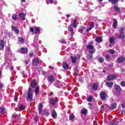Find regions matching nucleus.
<instances>
[{"mask_svg":"<svg viewBox=\"0 0 125 125\" xmlns=\"http://www.w3.org/2000/svg\"><path fill=\"white\" fill-rule=\"evenodd\" d=\"M32 89L30 87H29L28 93L26 94L27 101H32L33 100V95H32Z\"/></svg>","mask_w":125,"mask_h":125,"instance_id":"f257e3e1","label":"nucleus"},{"mask_svg":"<svg viewBox=\"0 0 125 125\" xmlns=\"http://www.w3.org/2000/svg\"><path fill=\"white\" fill-rule=\"evenodd\" d=\"M29 30L31 33H33L35 35L41 34V27H36L34 28L31 27Z\"/></svg>","mask_w":125,"mask_h":125,"instance_id":"f03ea898","label":"nucleus"},{"mask_svg":"<svg viewBox=\"0 0 125 125\" xmlns=\"http://www.w3.org/2000/svg\"><path fill=\"white\" fill-rule=\"evenodd\" d=\"M114 88L116 90L115 92V94L116 96L120 95V92H121V90H122V88L120 85L118 84H114Z\"/></svg>","mask_w":125,"mask_h":125,"instance_id":"7ed1b4c3","label":"nucleus"},{"mask_svg":"<svg viewBox=\"0 0 125 125\" xmlns=\"http://www.w3.org/2000/svg\"><path fill=\"white\" fill-rule=\"evenodd\" d=\"M94 48V45H92V44H90L86 47V48H87V49H89V53H90V54H93V53L95 52V49H93Z\"/></svg>","mask_w":125,"mask_h":125,"instance_id":"20e7f679","label":"nucleus"},{"mask_svg":"<svg viewBox=\"0 0 125 125\" xmlns=\"http://www.w3.org/2000/svg\"><path fill=\"white\" fill-rule=\"evenodd\" d=\"M106 97H107V94H106L105 92L102 91L100 92V98L101 100H106Z\"/></svg>","mask_w":125,"mask_h":125,"instance_id":"39448f33","label":"nucleus"},{"mask_svg":"<svg viewBox=\"0 0 125 125\" xmlns=\"http://www.w3.org/2000/svg\"><path fill=\"white\" fill-rule=\"evenodd\" d=\"M37 84H38V83H37V81H36V80L35 79L32 80V81L31 82L30 84V86H31V87H32V88H36L37 86H38Z\"/></svg>","mask_w":125,"mask_h":125,"instance_id":"423d86ee","label":"nucleus"},{"mask_svg":"<svg viewBox=\"0 0 125 125\" xmlns=\"http://www.w3.org/2000/svg\"><path fill=\"white\" fill-rule=\"evenodd\" d=\"M125 61V58L123 56L119 57L117 58L116 62L117 63H124Z\"/></svg>","mask_w":125,"mask_h":125,"instance_id":"0eeeda50","label":"nucleus"},{"mask_svg":"<svg viewBox=\"0 0 125 125\" xmlns=\"http://www.w3.org/2000/svg\"><path fill=\"white\" fill-rule=\"evenodd\" d=\"M116 78L117 76L113 74H110L107 77L106 80L107 81H113V80L116 79Z\"/></svg>","mask_w":125,"mask_h":125,"instance_id":"6e6552de","label":"nucleus"},{"mask_svg":"<svg viewBox=\"0 0 125 125\" xmlns=\"http://www.w3.org/2000/svg\"><path fill=\"white\" fill-rule=\"evenodd\" d=\"M11 29L12 31H15V33L17 34V35L19 34V30L18 29V27H17V26L12 25Z\"/></svg>","mask_w":125,"mask_h":125,"instance_id":"1a4fd4ad","label":"nucleus"},{"mask_svg":"<svg viewBox=\"0 0 125 125\" xmlns=\"http://www.w3.org/2000/svg\"><path fill=\"white\" fill-rule=\"evenodd\" d=\"M49 103L51 105H52V106H54L56 104V103H57V101H56L55 99L52 98L49 100Z\"/></svg>","mask_w":125,"mask_h":125,"instance_id":"9d476101","label":"nucleus"},{"mask_svg":"<svg viewBox=\"0 0 125 125\" xmlns=\"http://www.w3.org/2000/svg\"><path fill=\"white\" fill-rule=\"evenodd\" d=\"M19 16H20V18H21V22H22L23 21H24V20H26V18L25 17L26 16V15L24 13H20L19 14Z\"/></svg>","mask_w":125,"mask_h":125,"instance_id":"9b49d317","label":"nucleus"},{"mask_svg":"<svg viewBox=\"0 0 125 125\" xmlns=\"http://www.w3.org/2000/svg\"><path fill=\"white\" fill-rule=\"evenodd\" d=\"M47 81L49 82V83H54V81H55V78H54V77H53V76L51 75L48 77Z\"/></svg>","mask_w":125,"mask_h":125,"instance_id":"f8f14e48","label":"nucleus"},{"mask_svg":"<svg viewBox=\"0 0 125 125\" xmlns=\"http://www.w3.org/2000/svg\"><path fill=\"white\" fill-rule=\"evenodd\" d=\"M21 52L22 54H26V53H28V48L22 47L21 49Z\"/></svg>","mask_w":125,"mask_h":125,"instance_id":"ddd939ff","label":"nucleus"},{"mask_svg":"<svg viewBox=\"0 0 125 125\" xmlns=\"http://www.w3.org/2000/svg\"><path fill=\"white\" fill-rule=\"evenodd\" d=\"M51 114L53 119H56V118H57V112H56L55 110H52L51 111Z\"/></svg>","mask_w":125,"mask_h":125,"instance_id":"4468645a","label":"nucleus"},{"mask_svg":"<svg viewBox=\"0 0 125 125\" xmlns=\"http://www.w3.org/2000/svg\"><path fill=\"white\" fill-rule=\"evenodd\" d=\"M116 39H120V40H124L125 38V35L124 34H117L116 35Z\"/></svg>","mask_w":125,"mask_h":125,"instance_id":"2eb2a0df","label":"nucleus"},{"mask_svg":"<svg viewBox=\"0 0 125 125\" xmlns=\"http://www.w3.org/2000/svg\"><path fill=\"white\" fill-rule=\"evenodd\" d=\"M21 116L20 114H14L12 115V119H13L14 120H18V119H20Z\"/></svg>","mask_w":125,"mask_h":125,"instance_id":"dca6fc26","label":"nucleus"},{"mask_svg":"<svg viewBox=\"0 0 125 125\" xmlns=\"http://www.w3.org/2000/svg\"><path fill=\"white\" fill-rule=\"evenodd\" d=\"M40 63V59L37 58H35L32 61L33 65H36V64H39Z\"/></svg>","mask_w":125,"mask_h":125,"instance_id":"f3484780","label":"nucleus"},{"mask_svg":"<svg viewBox=\"0 0 125 125\" xmlns=\"http://www.w3.org/2000/svg\"><path fill=\"white\" fill-rule=\"evenodd\" d=\"M62 66L63 69L67 70V69L69 68V64H68V63H67L66 62H62Z\"/></svg>","mask_w":125,"mask_h":125,"instance_id":"a211bd4d","label":"nucleus"},{"mask_svg":"<svg viewBox=\"0 0 125 125\" xmlns=\"http://www.w3.org/2000/svg\"><path fill=\"white\" fill-rule=\"evenodd\" d=\"M108 41L110 42V44H112V43H113L115 41H116V38H115V37H109ZM111 44L109 45V46L111 47Z\"/></svg>","mask_w":125,"mask_h":125,"instance_id":"6ab92c4d","label":"nucleus"},{"mask_svg":"<svg viewBox=\"0 0 125 125\" xmlns=\"http://www.w3.org/2000/svg\"><path fill=\"white\" fill-rule=\"evenodd\" d=\"M4 48V42L3 40L0 41V50H3Z\"/></svg>","mask_w":125,"mask_h":125,"instance_id":"aec40b11","label":"nucleus"},{"mask_svg":"<svg viewBox=\"0 0 125 125\" xmlns=\"http://www.w3.org/2000/svg\"><path fill=\"white\" fill-rule=\"evenodd\" d=\"M81 113L82 115H84V116H85V115H86V114H87L88 113L87 109L85 108H83L81 109Z\"/></svg>","mask_w":125,"mask_h":125,"instance_id":"412c9836","label":"nucleus"},{"mask_svg":"<svg viewBox=\"0 0 125 125\" xmlns=\"http://www.w3.org/2000/svg\"><path fill=\"white\" fill-rule=\"evenodd\" d=\"M105 84L107 86L111 88L113 87V85H114V83L113 82H106L105 83Z\"/></svg>","mask_w":125,"mask_h":125,"instance_id":"4be33fe9","label":"nucleus"},{"mask_svg":"<svg viewBox=\"0 0 125 125\" xmlns=\"http://www.w3.org/2000/svg\"><path fill=\"white\" fill-rule=\"evenodd\" d=\"M116 108H117V103H114L110 105V110H114Z\"/></svg>","mask_w":125,"mask_h":125,"instance_id":"5701e85b","label":"nucleus"},{"mask_svg":"<svg viewBox=\"0 0 125 125\" xmlns=\"http://www.w3.org/2000/svg\"><path fill=\"white\" fill-rule=\"evenodd\" d=\"M34 93L36 95H38V94L40 93V87H39V86H37L35 88Z\"/></svg>","mask_w":125,"mask_h":125,"instance_id":"b1692460","label":"nucleus"},{"mask_svg":"<svg viewBox=\"0 0 125 125\" xmlns=\"http://www.w3.org/2000/svg\"><path fill=\"white\" fill-rule=\"evenodd\" d=\"M117 26H118V21L115 20L112 24V27L113 29H117Z\"/></svg>","mask_w":125,"mask_h":125,"instance_id":"393cba45","label":"nucleus"},{"mask_svg":"<svg viewBox=\"0 0 125 125\" xmlns=\"http://www.w3.org/2000/svg\"><path fill=\"white\" fill-rule=\"evenodd\" d=\"M95 41L97 42L100 43V42H102V38L101 37H97Z\"/></svg>","mask_w":125,"mask_h":125,"instance_id":"a878e982","label":"nucleus"},{"mask_svg":"<svg viewBox=\"0 0 125 125\" xmlns=\"http://www.w3.org/2000/svg\"><path fill=\"white\" fill-rule=\"evenodd\" d=\"M92 87L94 90H97V89L98 88V85L96 83H93Z\"/></svg>","mask_w":125,"mask_h":125,"instance_id":"bb28decb","label":"nucleus"},{"mask_svg":"<svg viewBox=\"0 0 125 125\" xmlns=\"http://www.w3.org/2000/svg\"><path fill=\"white\" fill-rule=\"evenodd\" d=\"M71 61L73 64H75V63H77V58L74 56H71Z\"/></svg>","mask_w":125,"mask_h":125,"instance_id":"cd10ccee","label":"nucleus"},{"mask_svg":"<svg viewBox=\"0 0 125 125\" xmlns=\"http://www.w3.org/2000/svg\"><path fill=\"white\" fill-rule=\"evenodd\" d=\"M92 54H90L87 55L86 58L88 59V60H91L92 58H93V55Z\"/></svg>","mask_w":125,"mask_h":125,"instance_id":"c85d7f7f","label":"nucleus"},{"mask_svg":"<svg viewBox=\"0 0 125 125\" xmlns=\"http://www.w3.org/2000/svg\"><path fill=\"white\" fill-rule=\"evenodd\" d=\"M43 107V105H42V104L41 103L39 107V114H41L42 113V107Z\"/></svg>","mask_w":125,"mask_h":125,"instance_id":"c756f323","label":"nucleus"},{"mask_svg":"<svg viewBox=\"0 0 125 125\" xmlns=\"http://www.w3.org/2000/svg\"><path fill=\"white\" fill-rule=\"evenodd\" d=\"M109 2L112 3V4H116L117 2H118L119 0H108Z\"/></svg>","mask_w":125,"mask_h":125,"instance_id":"7c9ffc66","label":"nucleus"},{"mask_svg":"<svg viewBox=\"0 0 125 125\" xmlns=\"http://www.w3.org/2000/svg\"><path fill=\"white\" fill-rule=\"evenodd\" d=\"M98 62L100 63H103L104 62V58L101 57L98 58Z\"/></svg>","mask_w":125,"mask_h":125,"instance_id":"2f4dec72","label":"nucleus"},{"mask_svg":"<svg viewBox=\"0 0 125 125\" xmlns=\"http://www.w3.org/2000/svg\"><path fill=\"white\" fill-rule=\"evenodd\" d=\"M114 9L117 12H120V11H121L120 8H119V7H118V6H116V5L114 6Z\"/></svg>","mask_w":125,"mask_h":125,"instance_id":"473e14b6","label":"nucleus"},{"mask_svg":"<svg viewBox=\"0 0 125 125\" xmlns=\"http://www.w3.org/2000/svg\"><path fill=\"white\" fill-rule=\"evenodd\" d=\"M5 112V109L3 107H0V114H4Z\"/></svg>","mask_w":125,"mask_h":125,"instance_id":"72a5a7b5","label":"nucleus"},{"mask_svg":"<svg viewBox=\"0 0 125 125\" xmlns=\"http://www.w3.org/2000/svg\"><path fill=\"white\" fill-rule=\"evenodd\" d=\"M25 107L23 105H20L19 107V111H23V110H25Z\"/></svg>","mask_w":125,"mask_h":125,"instance_id":"f704fd0d","label":"nucleus"},{"mask_svg":"<svg viewBox=\"0 0 125 125\" xmlns=\"http://www.w3.org/2000/svg\"><path fill=\"white\" fill-rule=\"evenodd\" d=\"M69 31L71 33V37H73L74 36V29H73V27L69 28Z\"/></svg>","mask_w":125,"mask_h":125,"instance_id":"c9c22d12","label":"nucleus"},{"mask_svg":"<svg viewBox=\"0 0 125 125\" xmlns=\"http://www.w3.org/2000/svg\"><path fill=\"white\" fill-rule=\"evenodd\" d=\"M74 119H75V115L73 114H70L69 115L70 121H72V120H74Z\"/></svg>","mask_w":125,"mask_h":125,"instance_id":"e433bc0d","label":"nucleus"},{"mask_svg":"<svg viewBox=\"0 0 125 125\" xmlns=\"http://www.w3.org/2000/svg\"><path fill=\"white\" fill-rule=\"evenodd\" d=\"M92 99H93V97L92 96H90L87 98L86 100L88 102H91Z\"/></svg>","mask_w":125,"mask_h":125,"instance_id":"4c0bfd02","label":"nucleus"},{"mask_svg":"<svg viewBox=\"0 0 125 125\" xmlns=\"http://www.w3.org/2000/svg\"><path fill=\"white\" fill-rule=\"evenodd\" d=\"M111 58V57H110V55H106L105 57V60L107 61H109Z\"/></svg>","mask_w":125,"mask_h":125,"instance_id":"58836bf2","label":"nucleus"},{"mask_svg":"<svg viewBox=\"0 0 125 125\" xmlns=\"http://www.w3.org/2000/svg\"><path fill=\"white\" fill-rule=\"evenodd\" d=\"M60 42L61 43H62V44H66V43H67V42H66V41H65V39H61L60 41Z\"/></svg>","mask_w":125,"mask_h":125,"instance_id":"ea45409f","label":"nucleus"},{"mask_svg":"<svg viewBox=\"0 0 125 125\" xmlns=\"http://www.w3.org/2000/svg\"><path fill=\"white\" fill-rule=\"evenodd\" d=\"M73 28H77V20H74L73 21Z\"/></svg>","mask_w":125,"mask_h":125,"instance_id":"a19ab883","label":"nucleus"},{"mask_svg":"<svg viewBox=\"0 0 125 125\" xmlns=\"http://www.w3.org/2000/svg\"><path fill=\"white\" fill-rule=\"evenodd\" d=\"M108 52L109 53H110V54H115V50H113V49H109L108 50Z\"/></svg>","mask_w":125,"mask_h":125,"instance_id":"79ce46f5","label":"nucleus"},{"mask_svg":"<svg viewBox=\"0 0 125 125\" xmlns=\"http://www.w3.org/2000/svg\"><path fill=\"white\" fill-rule=\"evenodd\" d=\"M12 18L14 19V20H17V15L16 14H14L12 15Z\"/></svg>","mask_w":125,"mask_h":125,"instance_id":"37998d69","label":"nucleus"},{"mask_svg":"<svg viewBox=\"0 0 125 125\" xmlns=\"http://www.w3.org/2000/svg\"><path fill=\"white\" fill-rule=\"evenodd\" d=\"M124 29L123 27H121L119 30V32L120 34H124Z\"/></svg>","mask_w":125,"mask_h":125,"instance_id":"c03bdc74","label":"nucleus"},{"mask_svg":"<svg viewBox=\"0 0 125 125\" xmlns=\"http://www.w3.org/2000/svg\"><path fill=\"white\" fill-rule=\"evenodd\" d=\"M43 114L45 116H47L49 115V111H45L44 112Z\"/></svg>","mask_w":125,"mask_h":125,"instance_id":"a18cd8bd","label":"nucleus"},{"mask_svg":"<svg viewBox=\"0 0 125 125\" xmlns=\"http://www.w3.org/2000/svg\"><path fill=\"white\" fill-rule=\"evenodd\" d=\"M94 22H91V24L89 28L91 29V30H92L93 28H94Z\"/></svg>","mask_w":125,"mask_h":125,"instance_id":"49530a36","label":"nucleus"},{"mask_svg":"<svg viewBox=\"0 0 125 125\" xmlns=\"http://www.w3.org/2000/svg\"><path fill=\"white\" fill-rule=\"evenodd\" d=\"M24 42V39H23V38H21V37L19 38V42Z\"/></svg>","mask_w":125,"mask_h":125,"instance_id":"de8ad7c7","label":"nucleus"},{"mask_svg":"<svg viewBox=\"0 0 125 125\" xmlns=\"http://www.w3.org/2000/svg\"><path fill=\"white\" fill-rule=\"evenodd\" d=\"M121 86L125 87V81L121 82Z\"/></svg>","mask_w":125,"mask_h":125,"instance_id":"09e8293b","label":"nucleus"},{"mask_svg":"<svg viewBox=\"0 0 125 125\" xmlns=\"http://www.w3.org/2000/svg\"><path fill=\"white\" fill-rule=\"evenodd\" d=\"M29 57H33L34 56V53L33 52L29 53Z\"/></svg>","mask_w":125,"mask_h":125,"instance_id":"8fccbe9b","label":"nucleus"},{"mask_svg":"<svg viewBox=\"0 0 125 125\" xmlns=\"http://www.w3.org/2000/svg\"><path fill=\"white\" fill-rule=\"evenodd\" d=\"M3 87V83L0 82V88H2Z\"/></svg>","mask_w":125,"mask_h":125,"instance_id":"3c124183","label":"nucleus"},{"mask_svg":"<svg viewBox=\"0 0 125 125\" xmlns=\"http://www.w3.org/2000/svg\"><path fill=\"white\" fill-rule=\"evenodd\" d=\"M7 36L8 38H10V37H11V33L10 32L7 33Z\"/></svg>","mask_w":125,"mask_h":125,"instance_id":"603ef678","label":"nucleus"},{"mask_svg":"<svg viewBox=\"0 0 125 125\" xmlns=\"http://www.w3.org/2000/svg\"><path fill=\"white\" fill-rule=\"evenodd\" d=\"M90 30H91L90 27H89L88 28H87L86 30V32L87 33H88V32H89V31H90Z\"/></svg>","mask_w":125,"mask_h":125,"instance_id":"864d4df0","label":"nucleus"},{"mask_svg":"<svg viewBox=\"0 0 125 125\" xmlns=\"http://www.w3.org/2000/svg\"><path fill=\"white\" fill-rule=\"evenodd\" d=\"M54 0H49V1L50 2V3H51V4H52V3H53V1Z\"/></svg>","mask_w":125,"mask_h":125,"instance_id":"5fc2aeb1","label":"nucleus"},{"mask_svg":"<svg viewBox=\"0 0 125 125\" xmlns=\"http://www.w3.org/2000/svg\"><path fill=\"white\" fill-rule=\"evenodd\" d=\"M122 108H125V104H122L121 105Z\"/></svg>","mask_w":125,"mask_h":125,"instance_id":"6e6d98bb","label":"nucleus"},{"mask_svg":"<svg viewBox=\"0 0 125 125\" xmlns=\"http://www.w3.org/2000/svg\"><path fill=\"white\" fill-rule=\"evenodd\" d=\"M84 29H85V27L83 26H82L81 27V29H80V31H83V30H84Z\"/></svg>","mask_w":125,"mask_h":125,"instance_id":"4d7b16f0","label":"nucleus"},{"mask_svg":"<svg viewBox=\"0 0 125 125\" xmlns=\"http://www.w3.org/2000/svg\"><path fill=\"white\" fill-rule=\"evenodd\" d=\"M10 70H11V71H13V70H14V67H13V66H11V67H10Z\"/></svg>","mask_w":125,"mask_h":125,"instance_id":"13d9d810","label":"nucleus"},{"mask_svg":"<svg viewBox=\"0 0 125 125\" xmlns=\"http://www.w3.org/2000/svg\"><path fill=\"white\" fill-rule=\"evenodd\" d=\"M74 74L75 76H78V72H76V70H74Z\"/></svg>","mask_w":125,"mask_h":125,"instance_id":"bf43d9fd","label":"nucleus"},{"mask_svg":"<svg viewBox=\"0 0 125 125\" xmlns=\"http://www.w3.org/2000/svg\"><path fill=\"white\" fill-rule=\"evenodd\" d=\"M45 74H46V73L45 72H44V71L42 72V74L44 75V76H45Z\"/></svg>","mask_w":125,"mask_h":125,"instance_id":"052dcab7","label":"nucleus"},{"mask_svg":"<svg viewBox=\"0 0 125 125\" xmlns=\"http://www.w3.org/2000/svg\"><path fill=\"white\" fill-rule=\"evenodd\" d=\"M25 65H28V64H29V62L28 61H25Z\"/></svg>","mask_w":125,"mask_h":125,"instance_id":"680f3d73","label":"nucleus"},{"mask_svg":"<svg viewBox=\"0 0 125 125\" xmlns=\"http://www.w3.org/2000/svg\"><path fill=\"white\" fill-rule=\"evenodd\" d=\"M66 17L67 18H70V15L69 14L66 15Z\"/></svg>","mask_w":125,"mask_h":125,"instance_id":"e2e57ef3","label":"nucleus"},{"mask_svg":"<svg viewBox=\"0 0 125 125\" xmlns=\"http://www.w3.org/2000/svg\"><path fill=\"white\" fill-rule=\"evenodd\" d=\"M22 2H26V0H21Z\"/></svg>","mask_w":125,"mask_h":125,"instance_id":"0e129e2a","label":"nucleus"},{"mask_svg":"<svg viewBox=\"0 0 125 125\" xmlns=\"http://www.w3.org/2000/svg\"><path fill=\"white\" fill-rule=\"evenodd\" d=\"M14 101H17V98H16V97L15 98Z\"/></svg>","mask_w":125,"mask_h":125,"instance_id":"69168bd1","label":"nucleus"},{"mask_svg":"<svg viewBox=\"0 0 125 125\" xmlns=\"http://www.w3.org/2000/svg\"><path fill=\"white\" fill-rule=\"evenodd\" d=\"M121 69L123 70V72H125V69L124 68H122Z\"/></svg>","mask_w":125,"mask_h":125,"instance_id":"338daca9","label":"nucleus"},{"mask_svg":"<svg viewBox=\"0 0 125 125\" xmlns=\"http://www.w3.org/2000/svg\"><path fill=\"white\" fill-rule=\"evenodd\" d=\"M75 71H76V73H78V70H75Z\"/></svg>","mask_w":125,"mask_h":125,"instance_id":"774afa93","label":"nucleus"}]
</instances>
